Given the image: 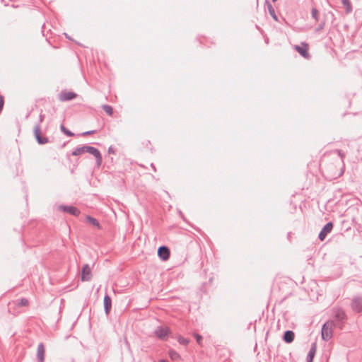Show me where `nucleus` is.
I'll return each instance as SVG.
<instances>
[{
	"instance_id": "obj_1",
	"label": "nucleus",
	"mask_w": 362,
	"mask_h": 362,
	"mask_svg": "<svg viewBox=\"0 0 362 362\" xmlns=\"http://www.w3.org/2000/svg\"><path fill=\"white\" fill-rule=\"evenodd\" d=\"M85 153H88L95 157L98 167L101 165L103 163L102 155L100 151L93 146L84 145L83 146L76 147L72 151L71 154L73 156H78Z\"/></svg>"
},
{
	"instance_id": "obj_2",
	"label": "nucleus",
	"mask_w": 362,
	"mask_h": 362,
	"mask_svg": "<svg viewBox=\"0 0 362 362\" xmlns=\"http://www.w3.org/2000/svg\"><path fill=\"white\" fill-rule=\"evenodd\" d=\"M335 324L333 321H327L325 323L321 330V337L324 341H329L332 336Z\"/></svg>"
},
{
	"instance_id": "obj_3",
	"label": "nucleus",
	"mask_w": 362,
	"mask_h": 362,
	"mask_svg": "<svg viewBox=\"0 0 362 362\" xmlns=\"http://www.w3.org/2000/svg\"><path fill=\"white\" fill-rule=\"evenodd\" d=\"M33 135L37 143L40 145H44L50 142L49 138L42 134L40 124H36L34 126Z\"/></svg>"
},
{
	"instance_id": "obj_4",
	"label": "nucleus",
	"mask_w": 362,
	"mask_h": 362,
	"mask_svg": "<svg viewBox=\"0 0 362 362\" xmlns=\"http://www.w3.org/2000/svg\"><path fill=\"white\" fill-rule=\"evenodd\" d=\"M171 333L170 329L168 326H158L154 330V334L160 340L165 341Z\"/></svg>"
},
{
	"instance_id": "obj_5",
	"label": "nucleus",
	"mask_w": 362,
	"mask_h": 362,
	"mask_svg": "<svg viewBox=\"0 0 362 362\" xmlns=\"http://www.w3.org/2000/svg\"><path fill=\"white\" fill-rule=\"evenodd\" d=\"M58 210L64 213H68L76 217L79 216L81 214V211L77 207L73 206L59 205L58 206Z\"/></svg>"
},
{
	"instance_id": "obj_6",
	"label": "nucleus",
	"mask_w": 362,
	"mask_h": 362,
	"mask_svg": "<svg viewBox=\"0 0 362 362\" xmlns=\"http://www.w3.org/2000/svg\"><path fill=\"white\" fill-rule=\"evenodd\" d=\"M29 305V300L26 298L11 300L8 303V311L11 312V308L16 307H28Z\"/></svg>"
},
{
	"instance_id": "obj_7",
	"label": "nucleus",
	"mask_w": 362,
	"mask_h": 362,
	"mask_svg": "<svg viewBox=\"0 0 362 362\" xmlns=\"http://www.w3.org/2000/svg\"><path fill=\"white\" fill-rule=\"evenodd\" d=\"M77 96L78 95L74 92L63 90L58 94V99L60 101H69L76 98Z\"/></svg>"
},
{
	"instance_id": "obj_8",
	"label": "nucleus",
	"mask_w": 362,
	"mask_h": 362,
	"mask_svg": "<svg viewBox=\"0 0 362 362\" xmlns=\"http://www.w3.org/2000/svg\"><path fill=\"white\" fill-rule=\"evenodd\" d=\"M295 49L305 59H310V55L308 52V45L305 42H301V45H295Z\"/></svg>"
},
{
	"instance_id": "obj_9",
	"label": "nucleus",
	"mask_w": 362,
	"mask_h": 362,
	"mask_svg": "<svg viewBox=\"0 0 362 362\" xmlns=\"http://www.w3.org/2000/svg\"><path fill=\"white\" fill-rule=\"evenodd\" d=\"M170 249L165 245H161L158 249V256L163 260L166 261L170 258Z\"/></svg>"
},
{
	"instance_id": "obj_10",
	"label": "nucleus",
	"mask_w": 362,
	"mask_h": 362,
	"mask_svg": "<svg viewBox=\"0 0 362 362\" xmlns=\"http://www.w3.org/2000/svg\"><path fill=\"white\" fill-rule=\"evenodd\" d=\"M81 281H88L91 279V270L88 264H85L81 269Z\"/></svg>"
},
{
	"instance_id": "obj_11",
	"label": "nucleus",
	"mask_w": 362,
	"mask_h": 362,
	"mask_svg": "<svg viewBox=\"0 0 362 362\" xmlns=\"http://www.w3.org/2000/svg\"><path fill=\"white\" fill-rule=\"evenodd\" d=\"M103 305L105 313L108 316L112 309V299L111 297L106 293L103 298Z\"/></svg>"
},
{
	"instance_id": "obj_12",
	"label": "nucleus",
	"mask_w": 362,
	"mask_h": 362,
	"mask_svg": "<svg viewBox=\"0 0 362 362\" xmlns=\"http://www.w3.org/2000/svg\"><path fill=\"white\" fill-rule=\"evenodd\" d=\"M45 345L42 342H40L37 348V362H45Z\"/></svg>"
},
{
	"instance_id": "obj_13",
	"label": "nucleus",
	"mask_w": 362,
	"mask_h": 362,
	"mask_svg": "<svg viewBox=\"0 0 362 362\" xmlns=\"http://www.w3.org/2000/svg\"><path fill=\"white\" fill-rule=\"evenodd\" d=\"M317 351V342L312 343L310 351H308L306 356V362H313Z\"/></svg>"
},
{
	"instance_id": "obj_14",
	"label": "nucleus",
	"mask_w": 362,
	"mask_h": 362,
	"mask_svg": "<svg viewBox=\"0 0 362 362\" xmlns=\"http://www.w3.org/2000/svg\"><path fill=\"white\" fill-rule=\"evenodd\" d=\"M295 333L291 330H286L282 336L283 341L286 344H291L294 341Z\"/></svg>"
},
{
	"instance_id": "obj_15",
	"label": "nucleus",
	"mask_w": 362,
	"mask_h": 362,
	"mask_svg": "<svg viewBox=\"0 0 362 362\" xmlns=\"http://www.w3.org/2000/svg\"><path fill=\"white\" fill-rule=\"evenodd\" d=\"M332 228L333 225L331 222L327 223L325 226L323 228V229L321 230L320 233L319 234L320 239L321 240H323L326 237L327 234L331 232Z\"/></svg>"
},
{
	"instance_id": "obj_16",
	"label": "nucleus",
	"mask_w": 362,
	"mask_h": 362,
	"mask_svg": "<svg viewBox=\"0 0 362 362\" xmlns=\"http://www.w3.org/2000/svg\"><path fill=\"white\" fill-rule=\"evenodd\" d=\"M265 5L267 6L268 11H269L270 16L272 17V18L275 21H278L279 20H278V17L275 13V10L269 0H265Z\"/></svg>"
},
{
	"instance_id": "obj_17",
	"label": "nucleus",
	"mask_w": 362,
	"mask_h": 362,
	"mask_svg": "<svg viewBox=\"0 0 362 362\" xmlns=\"http://www.w3.org/2000/svg\"><path fill=\"white\" fill-rule=\"evenodd\" d=\"M352 308L357 313L362 311V300L356 298L352 303Z\"/></svg>"
},
{
	"instance_id": "obj_18",
	"label": "nucleus",
	"mask_w": 362,
	"mask_h": 362,
	"mask_svg": "<svg viewBox=\"0 0 362 362\" xmlns=\"http://www.w3.org/2000/svg\"><path fill=\"white\" fill-rule=\"evenodd\" d=\"M86 219L89 223L97 227L98 229L101 228V226H100L99 221L94 217L87 215L86 217Z\"/></svg>"
},
{
	"instance_id": "obj_19",
	"label": "nucleus",
	"mask_w": 362,
	"mask_h": 362,
	"mask_svg": "<svg viewBox=\"0 0 362 362\" xmlns=\"http://www.w3.org/2000/svg\"><path fill=\"white\" fill-rule=\"evenodd\" d=\"M168 355L172 361H179L181 359L180 354L173 349H170L168 351Z\"/></svg>"
},
{
	"instance_id": "obj_20",
	"label": "nucleus",
	"mask_w": 362,
	"mask_h": 362,
	"mask_svg": "<svg viewBox=\"0 0 362 362\" xmlns=\"http://www.w3.org/2000/svg\"><path fill=\"white\" fill-rule=\"evenodd\" d=\"M60 130L61 132L67 136H75L74 133H73L71 131L69 130L67 128L65 127V126L62 124L60 125Z\"/></svg>"
},
{
	"instance_id": "obj_21",
	"label": "nucleus",
	"mask_w": 362,
	"mask_h": 362,
	"mask_svg": "<svg viewBox=\"0 0 362 362\" xmlns=\"http://www.w3.org/2000/svg\"><path fill=\"white\" fill-rule=\"evenodd\" d=\"M177 340L180 344L184 346H187L189 343V340L188 339L183 337L182 335H178L177 337Z\"/></svg>"
},
{
	"instance_id": "obj_22",
	"label": "nucleus",
	"mask_w": 362,
	"mask_h": 362,
	"mask_svg": "<svg viewBox=\"0 0 362 362\" xmlns=\"http://www.w3.org/2000/svg\"><path fill=\"white\" fill-rule=\"evenodd\" d=\"M102 109L110 116H112L113 114V108L112 106L109 105H102Z\"/></svg>"
},
{
	"instance_id": "obj_23",
	"label": "nucleus",
	"mask_w": 362,
	"mask_h": 362,
	"mask_svg": "<svg viewBox=\"0 0 362 362\" xmlns=\"http://www.w3.org/2000/svg\"><path fill=\"white\" fill-rule=\"evenodd\" d=\"M193 336L195 338L197 344L202 346V340H203V337L202 335H200L199 334L197 333V332H194L193 333Z\"/></svg>"
},
{
	"instance_id": "obj_24",
	"label": "nucleus",
	"mask_w": 362,
	"mask_h": 362,
	"mask_svg": "<svg viewBox=\"0 0 362 362\" xmlns=\"http://www.w3.org/2000/svg\"><path fill=\"white\" fill-rule=\"evenodd\" d=\"M97 132H98L97 130H90V131L82 132L81 134H78L77 136H89V135L95 134Z\"/></svg>"
},
{
	"instance_id": "obj_25",
	"label": "nucleus",
	"mask_w": 362,
	"mask_h": 362,
	"mask_svg": "<svg viewBox=\"0 0 362 362\" xmlns=\"http://www.w3.org/2000/svg\"><path fill=\"white\" fill-rule=\"evenodd\" d=\"M343 4L346 6L347 12L351 11V4L349 0H342Z\"/></svg>"
},
{
	"instance_id": "obj_26",
	"label": "nucleus",
	"mask_w": 362,
	"mask_h": 362,
	"mask_svg": "<svg viewBox=\"0 0 362 362\" xmlns=\"http://www.w3.org/2000/svg\"><path fill=\"white\" fill-rule=\"evenodd\" d=\"M45 114L42 113V110H41V113L39 115V121H38L37 124H40V125H41V124L45 120Z\"/></svg>"
},
{
	"instance_id": "obj_27",
	"label": "nucleus",
	"mask_w": 362,
	"mask_h": 362,
	"mask_svg": "<svg viewBox=\"0 0 362 362\" xmlns=\"http://www.w3.org/2000/svg\"><path fill=\"white\" fill-rule=\"evenodd\" d=\"M312 16L314 19L317 20V8L315 7L312 8Z\"/></svg>"
},
{
	"instance_id": "obj_28",
	"label": "nucleus",
	"mask_w": 362,
	"mask_h": 362,
	"mask_svg": "<svg viewBox=\"0 0 362 362\" xmlns=\"http://www.w3.org/2000/svg\"><path fill=\"white\" fill-rule=\"evenodd\" d=\"M107 152H108L109 154H115L116 149L113 146H110L108 148Z\"/></svg>"
},
{
	"instance_id": "obj_29",
	"label": "nucleus",
	"mask_w": 362,
	"mask_h": 362,
	"mask_svg": "<svg viewBox=\"0 0 362 362\" xmlns=\"http://www.w3.org/2000/svg\"><path fill=\"white\" fill-rule=\"evenodd\" d=\"M337 317L339 319V320H343L344 317V313H341L340 314H339Z\"/></svg>"
},
{
	"instance_id": "obj_30",
	"label": "nucleus",
	"mask_w": 362,
	"mask_h": 362,
	"mask_svg": "<svg viewBox=\"0 0 362 362\" xmlns=\"http://www.w3.org/2000/svg\"><path fill=\"white\" fill-rule=\"evenodd\" d=\"M308 261H310V260H312V259H311V258H308ZM308 264H311V265L313 267V266H314V261H313L312 262H308Z\"/></svg>"
},
{
	"instance_id": "obj_31",
	"label": "nucleus",
	"mask_w": 362,
	"mask_h": 362,
	"mask_svg": "<svg viewBox=\"0 0 362 362\" xmlns=\"http://www.w3.org/2000/svg\"><path fill=\"white\" fill-rule=\"evenodd\" d=\"M66 145V142H64L62 146H60L61 148H63Z\"/></svg>"
},
{
	"instance_id": "obj_32",
	"label": "nucleus",
	"mask_w": 362,
	"mask_h": 362,
	"mask_svg": "<svg viewBox=\"0 0 362 362\" xmlns=\"http://www.w3.org/2000/svg\"><path fill=\"white\" fill-rule=\"evenodd\" d=\"M151 166L152 169H153L154 171H156V168L155 165H154L153 163H151Z\"/></svg>"
},
{
	"instance_id": "obj_33",
	"label": "nucleus",
	"mask_w": 362,
	"mask_h": 362,
	"mask_svg": "<svg viewBox=\"0 0 362 362\" xmlns=\"http://www.w3.org/2000/svg\"><path fill=\"white\" fill-rule=\"evenodd\" d=\"M66 37L70 40H72V39L70 37V36H69L66 33H64Z\"/></svg>"
},
{
	"instance_id": "obj_34",
	"label": "nucleus",
	"mask_w": 362,
	"mask_h": 362,
	"mask_svg": "<svg viewBox=\"0 0 362 362\" xmlns=\"http://www.w3.org/2000/svg\"><path fill=\"white\" fill-rule=\"evenodd\" d=\"M158 362H168V361L165 359H160V360H159Z\"/></svg>"
},
{
	"instance_id": "obj_35",
	"label": "nucleus",
	"mask_w": 362,
	"mask_h": 362,
	"mask_svg": "<svg viewBox=\"0 0 362 362\" xmlns=\"http://www.w3.org/2000/svg\"><path fill=\"white\" fill-rule=\"evenodd\" d=\"M277 1V0H272V1H273V2H275V1Z\"/></svg>"
}]
</instances>
